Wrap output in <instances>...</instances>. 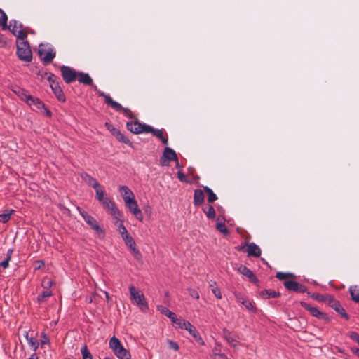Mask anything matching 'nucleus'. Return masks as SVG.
<instances>
[{"instance_id": "b1692460", "label": "nucleus", "mask_w": 359, "mask_h": 359, "mask_svg": "<svg viewBox=\"0 0 359 359\" xmlns=\"http://www.w3.org/2000/svg\"><path fill=\"white\" fill-rule=\"evenodd\" d=\"M23 25L22 23L18 22L15 20H11L10 21V25L8 26V29L11 30V32L17 37L18 31L20 29H23Z\"/></svg>"}, {"instance_id": "dca6fc26", "label": "nucleus", "mask_w": 359, "mask_h": 359, "mask_svg": "<svg viewBox=\"0 0 359 359\" xmlns=\"http://www.w3.org/2000/svg\"><path fill=\"white\" fill-rule=\"evenodd\" d=\"M330 305L343 318H344L346 320L349 319L348 315L346 313L345 309H344V307L341 306V304H340V302L339 301L332 299L330 302Z\"/></svg>"}, {"instance_id": "bb28decb", "label": "nucleus", "mask_w": 359, "mask_h": 359, "mask_svg": "<svg viewBox=\"0 0 359 359\" xmlns=\"http://www.w3.org/2000/svg\"><path fill=\"white\" fill-rule=\"evenodd\" d=\"M157 310L158 311H160L162 314L168 317L170 319L171 322H172V320H175V318L176 317V315L175 313L172 312L167 307L163 306L162 305H158Z\"/></svg>"}, {"instance_id": "c03bdc74", "label": "nucleus", "mask_w": 359, "mask_h": 359, "mask_svg": "<svg viewBox=\"0 0 359 359\" xmlns=\"http://www.w3.org/2000/svg\"><path fill=\"white\" fill-rule=\"evenodd\" d=\"M52 292L50 290H44L41 294L38 295L37 300L39 302H43L46 298L52 296Z\"/></svg>"}, {"instance_id": "f8f14e48", "label": "nucleus", "mask_w": 359, "mask_h": 359, "mask_svg": "<svg viewBox=\"0 0 359 359\" xmlns=\"http://www.w3.org/2000/svg\"><path fill=\"white\" fill-rule=\"evenodd\" d=\"M147 126L148 125L141 123L137 121H129L126 123L127 129L134 134L146 133Z\"/></svg>"}, {"instance_id": "423d86ee", "label": "nucleus", "mask_w": 359, "mask_h": 359, "mask_svg": "<svg viewBox=\"0 0 359 359\" xmlns=\"http://www.w3.org/2000/svg\"><path fill=\"white\" fill-rule=\"evenodd\" d=\"M82 217L90 227L98 235L104 236V230L100 226L98 222L88 213L82 214Z\"/></svg>"}, {"instance_id": "f704fd0d", "label": "nucleus", "mask_w": 359, "mask_h": 359, "mask_svg": "<svg viewBox=\"0 0 359 359\" xmlns=\"http://www.w3.org/2000/svg\"><path fill=\"white\" fill-rule=\"evenodd\" d=\"M25 338L27 340L29 346L32 347L34 351H36L39 348V344L38 340L34 337H29L27 332H26Z\"/></svg>"}, {"instance_id": "9d476101", "label": "nucleus", "mask_w": 359, "mask_h": 359, "mask_svg": "<svg viewBox=\"0 0 359 359\" xmlns=\"http://www.w3.org/2000/svg\"><path fill=\"white\" fill-rule=\"evenodd\" d=\"M39 54L41 57L44 64L50 63L55 58L56 53L53 48H48L46 49L42 47V45H40L39 49Z\"/></svg>"}, {"instance_id": "aec40b11", "label": "nucleus", "mask_w": 359, "mask_h": 359, "mask_svg": "<svg viewBox=\"0 0 359 359\" xmlns=\"http://www.w3.org/2000/svg\"><path fill=\"white\" fill-rule=\"evenodd\" d=\"M238 270L239 273H241L242 275L246 276L252 283H255L257 282V278L256 276L247 266L241 265L238 268Z\"/></svg>"}, {"instance_id": "37998d69", "label": "nucleus", "mask_w": 359, "mask_h": 359, "mask_svg": "<svg viewBox=\"0 0 359 359\" xmlns=\"http://www.w3.org/2000/svg\"><path fill=\"white\" fill-rule=\"evenodd\" d=\"M216 229L224 235L229 234V230L224 222H217L216 224Z\"/></svg>"}, {"instance_id": "6e6552de", "label": "nucleus", "mask_w": 359, "mask_h": 359, "mask_svg": "<svg viewBox=\"0 0 359 359\" xmlns=\"http://www.w3.org/2000/svg\"><path fill=\"white\" fill-rule=\"evenodd\" d=\"M122 239L124 241L125 244L130 249V251L133 254L134 258L137 261L142 260V255L139 249L137 248L135 241H134L133 238L129 234Z\"/></svg>"}, {"instance_id": "f03ea898", "label": "nucleus", "mask_w": 359, "mask_h": 359, "mask_svg": "<svg viewBox=\"0 0 359 359\" xmlns=\"http://www.w3.org/2000/svg\"><path fill=\"white\" fill-rule=\"evenodd\" d=\"M94 90L99 95V96L102 97L104 99L105 103L107 106L111 107L116 111H122L124 116L130 119H137L136 116L133 114L130 109L128 108L123 107L121 104L114 101L110 95H107L103 91L98 90L96 86H94Z\"/></svg>"}, {"instance_id": "3c124183", "label": "nucleus", "mask_w": 359, "mask_h": 359, "mask_svg": "<svg viewBox=\"0 0 359 359\" xmlns=\"http://www.w3.org/2000/svg\"><path fill=\"white\" fill-rule=\"evenodd\" d=\"M213 359H228L226 355L224 353H217L216 351H214L212 354Z\"/></svg>"}, {"instance_id": "412c9836", "label": "nucleus", "mask_w": 359, "mask_h": 359, "mask_svg": "<svg viewBox=\"0 0 359 359\" xmlns=\"http://www.w3.org/2000/svg\"><path fill=\"white\" fill-rule=\"evenodd\" d=\"M77 78L79 82L81 83L90 86H93V81L88 73H84L83 72H78Z\"/></svg>"}, {"instance_id": "1a4fd4ad", "label": "nucleus", "mask_w": 359, "mask_h": 359, "mask_svg": "<svg viewBox=\"0 0 359 359\" xmlns=\"http://www.w3.org/2000/svg\"><path fill=\"white\" fill-rule=\"evenodd\" d=\"M61 74L64 81L69 84L74 82L77 79L78 72H76L73 68L62 65L60 67Z\"/></svg>"}, {"instance_id": "7ed1b4c3", "label": "nucleus", "mask_w": 359, "mask_h": 359, "mask_svg": "<svg viewBox=\"0 0 359 359\" xmlns=\"http://www.w3.org/2000/svg\"><path fill=\"white\" fill-rule=\"evenodd\" d=\"M128 289L131 302L138 306L142 311L147 312L149 306L144 294L137 290L133 285H130Z\"/></svg>"}, {"instance_id": "ea45409f", "label": "nucleus", "mask_w": 359, "mask_h": 359, "mask_svg": "<svg viewBox=\"0 0 359 359\" xmlns=\"http://www.w3.org/2000/svg\"><path fill=\"white\" fill-rule=\"evenodd\" d=\"M242 304L250 311L255 313H257V309L255 306V304L250 301L249 299H246L245 301L242 302Z\"/></svg>"}, {"instance_id": "f257e3e1", "label": "nucleus", "mask_w": 359, "mask_h": 359, "mask_svg": "<svg viewBox=\"0 0 359 359\" xmlns=\"http://www.w3.org/2000/svg\"><path fill=\"white\" fill-rule=\"evenodd\" d=\"M27 34L25 30L18 31L17 41V55L20 60L24 62H31L32 60V53L29 44L26 40Z\"/></svg>"}, {"instance_id": "4be33fe9", "label": "nucleus", "mask_w": 359, "mask_h": 359, "mask_svg": "<svg viewBox=\"0 0 359 359\" xmlns=\"http://www.w3.org/2000/svg\"><path fill=\"white\" fill-rule=\"evenodd\" d=\"M163 157L168 161H178V157L176 152L170 147H165L163 151Z\"/></svg>"}, {"instance_id": "ddd939ff", "label": "nucleus", "mask_w": 359, "mask_h": 359, "mask_svg": "<svg viewBox=\"0 0 359 359\" xmlns=\"http://www.w3.org/2000/svg\"><path fill=\"white\" fill-rule=\"evenodd\" d=\"M301 306L304 308L306 310L310 312V313L314 316L316 317L318 319L320 320H327L328 319V317L327 315L323 312H321L317 307L313 306L310 304H309L306 302H302Z\"/></svg>"}, {"instance_id": "72a5a7b5", "label": "nucleus", "mask_w": 359, "mask_h": 359, "mask_svg": "<svg viewBox=\"0 0 359 359\" xmlns=\"http://www.w3.org/2000/svg\"><path fill=\"white\" fill-rule=\"evenodd\" d=\"M172 323L177 328L184 329L186 330L187 324L190 323V322L187 321L183 319L177 318L175 317V320H172Z\"/></svg>"}, {"instance_id": "603ef678", "label": "nucleus", "mask_w": 359, "mask_h": 359, "mask_svg": "<svg viewBox=\"0 0 359 359\" xmlns=\"http://www.w3.org/2000/svg\"><path fill=\"white\" fill-rule=\"evenodd\" d=\"M349 337L353 340L356 341L359 344V334L355 332H351L348 334Z\"/></svg>"}, {"instance_id": "4d7b16f0", "label": "nucleus", "mask_w": 359, "mask_h": 359, "mask_svg": "<svg viewBox=\"0 0 359 359\" xmlns=\"http://www.w3.org/2000/svg\"><path fill=\"white\" fill-rule=\"evenodd\" d=\"M177 178L179 179L180 181H181L182 182H188L187 177L182 171L177 172Z\"/></svg>"}, {"instance_id": "5701e85b", "label": "nucleus", "mask_w": 359, "mask_h": 359, "mask_svg": "<svg viewBox=\"0 0 359 359\" xmlns=\"http://www.w3.org/2000/svg\"><path fill=\"white\" fill-rule=\"evenodd\" d=\"M201 189L194 190V204L196 206L201 205L204 202V194Z\"/></svg>"}, {"instance_id": "774afa93", "label": "nucleus", "mask_w": 359, "mask_h": 359, "mask_svg": "<svg viewBox=\"0 0 359 359\" xmlns=\"http://www.w3.org/2000/svg\"><path fill=\"white\" fill-rule=\"evenodd\" d=\"M29 359H38L37 356H35V355H32Z\"/></svg>"}, {"instance_id": "39448f33", "label": "nucleus", "mask_w": 359, "mask_h": 359, "mask_svg": "<svg viewBox=\"0 0 359 359\" xmlns=\"http://www.w3.org/2000/svg\"><path fill=\"white\" fill-rule=\"evenodd\" d=\"M95 198L101 203L103 208L107 210L115 203L113 200L107 196L102 187L95 191Z\"/></svg>"}, {"instance_id": "473e14b6", "label": "nucleus", "mask_w": 359, "mask_h": 359, "mask_svg": "<svg viewBox=\"0 0 359 359\" xmlns=\"http://www.w3.org/2000/svg\"><path fill=\"white\" fill-rule=\"evenodd\" d=\"M15 212L13 209H6L2 214H0V222L6 223L10 220L11 215Z\"/></svg>"}, {"instance_id": "bf43d9fd", "label": "nucleus", "mask_w": 359, "mask_h": 359, "mask_svg": "<svg viewBox=\"0 0 359 359\" xmlns=\"http://www.w3.org/2000/svg\"><path fill=\"white\" fill-rule=\"evenodd\" d=\"M248 244L247 243H242L241 245L236 247V249L238 250V251H243V252H245V250L247 248V245Z\"/></svg>"}, {"instance_id": "e2e57ef3", "label": "nucleus", "mask_w": 359, "mask_h": 359, "mask_svg": "<svg viewBox=\"0 0 359 359\" xmlns=\"http://www.w3.org/2000/svg\"><path fill=\"white\" fill-rule=\"evenodd\" d=\"M351 351L359 357V348H352Z\"/></svg>"}, {"instance_id": "864d4df0", "label": "nucleus", "mask_w": 359, "mask_h": 359, "mask_svg": "<svg viewBox=\"0 0 359 359\" xmlns=\"http://www.w3.org/2000/svg\"><path fill=\"white\" fill-rule=\"evenodd\" d=\"M234 297L237 302H239L242 304L243 301H245L247 299L244 298L241 293L240 292H234Z\"/></svg>"}, {"instance_id": "e433bc0d", "label": "nucleus", "mask_w": 359, "mask_h": 359, "mask_svg": "<svg viewBox=\"0 0 359 359\" xmlns=\"http://www.w3.org/2000/svg\"><path fill=\"white\" fill-rule=\"evenodd\" d=\"M8 17L6 13L0 8V26L2 27V29H8Z\"/></svg>"}, {"instance_id": "a211bd4d", "label": "nucleus", "mask_w": 359, "mask_h": 359, "mask_svg": "<svg viewBox=\"0 0 359 359\" xmlns=\"http://www.w3.org/2000/svg\"><path fill=\"white\" fill-rule=\"evenodd\" d=\"M187 331L189 332V333L194 338L196 342H198L201 345H204V341L203 340L202 337L199 334L198 332L197 331L196 328L191 325V323L187 324Z\"/></svg>"}, {"instance_id": "de8ad7c7", "label": "nucleus", "mask_w": 359, "mask_h": 359, "mask_svg": "<svg viewBox=\"0 0 359 359\" xmlns=\"http://www.w3.org/2000/svg\"><path fill=\"white\" fill-rule=\"evenodd\" d=\"M48 80L50 83V86H51L53 83H59L58 77L54 74H50L48 77Z\"/></svg>"}, {"instance_id": "052dcab7", "label": "nucleus", "mask_w": 359, "mask_h": 359, "mask_svg": "<svg viewBox=\"0 0 359 359\" xmlns=\"http://www.w3.org/2000/svg\"><path fill=\"white\" fill-rule=\"evenodd\" d=\"M14 92H15V93L18 94L20 96H24L25 98H26V96L27 95L26 94L25 90H23V89L18 88V91L15 90Z\"/></svg>"}, {"instance_id": "a18cd8bd", "label": "nucleus", "mask_w": 359, "mask_h": 359, "mask_svg": "<svg viewBox=\"0 0 359 359\" xmlns=\"http://www.w3.org/2000/svg\"><path fill=\"white\" fill-rule=\"evenodd\" d=\"M118 232L119 233L121 234L122 238H123L124 237L127 236L128 235H129L126 228L124 226V225L123 224V222H121L118 225Z\"/></svg>"}, {"instance_id": "58836bf2", "label": "nucleus", "mask_w": 359, "mask_h": 359, "mask_svg": "<svg viewBox=\"0 0 359 359\" xmlns=\"http://www.w3.org/2000/svg\"><path fill=\"white\" fill-rule=\"evenodd\" d=\"M210 287H211L212 292L214 295L219 299H222V295L220 291V289L217 285L216 282H212L210 284Z\"/></svg>"}, {"instance_id": "c85d7f7f", "label": "nucleus", "mask_w": 359, "mask_h": 359, "mask_svg": "<svg viewBox=\"0 0 359 359\" xmlns=\"http://www.w3.org/2000/svg\"><path fill=\"white\" fill-rule=\"evenodd\" d=\"M349 292H350L352 299L355 302L359 303V286L358 285L350 286Z\"/></svg>"}, {"instance_id": "8fccbe9b", "label": "nucleus", "mask_w": 359, "mask_h": 359, "mask_svg": "<svg viewBox=\"0 0 359 359\" xmlns=\"http://www.w3.org/2000/svg\"><path fill=\"white\" fill-rule=\"evenodd\" d=\"M50 342L49 338L46 335L45 332H42L41 334V346H43L46 344H48Z\"/></svg>"}, {"instance_id": "69168bd1", "label": "nucleus", "mask_w": 359, "mask_h": 359, "mask_svg": "<svg viewBox=\"0 0 359 359\" xmlns=\"http://www.w3.org/2000/svg\"><path fill=\"white\" fill-rule=\"evenodd\" d=\"M6 41L4 39V37L2 34H0V44H5Z\"/></svg>"}, {"instance_id": "0eeeda50", "label": "nucleus", "mask_w": 359, "mask_h": 359, "mask_svg": "<svg viewBox=\"0 0 359 359\" xmlns=\"http://www.w3.org/2000/svg\"><path fill=\"white\" fill-rule=\"evenodd\" d=\"M125 205L139 221H143V215L135 197L127 198V201L126 200Z\"/></svg>"}, {"instance_id": "6ab92c4d", "label": "nucleus", "mask_w": 359, "mask_h": 359, "mask_svg": "<svg viewBox=\"0 0 359 359\" xmlns=\"http://www.w3.org/2000/svg\"><path fill=\"white\" fill-rule=\"evenodd\" d=\"M52 91L60 102H65L66 98L59 83H53L50 86Z\"/></svg>"}, {"instance_id": "cd10ccee", "label": "nucleus", "mask_w": 359, "mask_h": 359, "mask_svg": "<svg viewBox=\"0 0 359 359\" xmlns=\"http://www.w3.org/2000/svg\"><path fill=\"white\" fill-rule=\"evenodd\" d=\"M26 102L29 105H36L38 109H40L41 107H44V104L38 98H35L32 97V95H27L26 96Z\"/></svg>"}, {"instance_id": "49530a36", "label": "nucleus", "mask_w": 359, "mask_h": 359, "mask_svg": "<svg viewBox=\"0 0 359 359\" xmlns=\"http://www.w3.org/2000/svg\"><path fill=\"white\" fill-rule=\"evenodd\" d=\"M227 342L231 346L235 347L237 345V340L235 337L229 334L225 337Z\"/></svg>"}, {"instance_id": "4c0bfd02", "label": "nucleus", "mask_w": 359, "mask_h": 359, "mask_svg": "<svg viewBox=\"0 0 359 359\" xmlns=\"http://www.w3.org/2000/svg\"><path fill=\"white\" fill-rule=\"evenodd\" d=\"M116 138L121 142L131 145V142L128 137L123 134L120 130L118 132L115 131Z\"/></svg>"}, {"instance_id": "4468645a", "label": "nucleus", "mask_w": 359, "mask_h": 359, "mask_svg": "<svg viewBox=\"0 0 359 359\" xmlns=\"http://www.w3.org/2000/svg\"><path fill=\"white\" fill-rule=\"evenodd\" d=\"M146 133H151L153 134L154 136L156 137L161 141L163 144L167 145L168 144V139L167 137H164L163 134V130L161 129H155L152 126L148 125V126L146 127Z\"/></svg>"}, {"instance_id": "9b49d317", "label": "nucleus", "mask_w": 359, "mask_h": 359, "mask_svg": "<svg viewBox=\"0 0 359 359\" xmlns=\"http://www.w3.org/2000/svg\"><path fill=\"white\" fill-rule=\"evenodd\" d=\"M285 287L289 291H293L299 293H305L307 291V287L298 282L292 280H285L283 282Z\"/></svg>"}, {"instance_id": "2eb2a0df", "label": "nucleus", "mask_w": 359, "mask_h": 359, "mask_svg": "<svg viewBox=\"0 0 359 359\" xmlns=\"http://www.w3.org/2000/svg\"><path fill=\"white\" fill-rule=\"evenodd\" d=\"M81 178L90 187H92L95 189V190H97L101 187V185L97 182V180L93 177L91 175L86 172H82L80 175Z\"/></svg>"}, {"instance_id": "393cba45", "label": "nucleus", "mask_w": 359, "mask_h": 359, "mask_svg": "<svg viewBox=\"0 0 359 359\" xmlns=\"http://www.w3.org/2000/svg\"><path fill=\"white\" fill-rule=\"evenodd\" d=\"M119 191L124 200V202H126V199L127 200V198H131L135 197L133 192L127 186H120Z\"/></svg>"}, {"instance_id": "338daca9", "label": "nucleus", "mask_w": 359, "mask_h": 359, "mask_svg": "<svg viewBox=\"0 0 359 359\" xmlns=\"http://www.w3.org/2000/svg\"><path fill=\"white\" fill-rule=\"evenodd\" d=\"M104 294H105V297H106L107 300V301H109L110 297H109V293H108L107 292H106V291H105V292H104Z\"/></svg>"}, {"instance_id": "2f4dec72", "label": "nucleus", "mask_w": 359, "mask_h": 359, "mask_svg": "<svg viewBox=\"0 0 359 359\" xmlns=\"http://www.w3.org/2000/svg\"><path fill=\"white\" fill-rule=\"evenodd\" d=\"M261 296L265 299L276 298L280 296V294L273 290H265L261 292Z\"/></svg>"}, {"instance_id": "0e129e2a", "label": "nucleus", "mask_w": 359, "mask_h": 359, "mask_svg": "<svg viewBox=\"0 0 359 359\" xmlns=\"http://www.w3.org/2000/svg\"><path fill=\"white\" fill-rule=\"evenodd\" d=\"M76 210L79 211V214L82 216V214L87 213L86 211L83 210L81 207L77 206Z\"/></svg>"}, {"instance_id": "c9c22d12", "label": "nucleus", "mask_w": 359, "mask_h": 359, "mask_svg": "<svg viewBox=\"0 0 359 359\" xmlns=\"http://www.w3.org/2000/svg\"><path fill=\"white\" fill-rule=\"evenodd\" d=\"M203 211L208 219H215L216 216L215 210L212 205H208L203 208Z\"/></svg>"}, {"instance_id": "09e8293b", "label": "nucleus", "mask_w": 359, "mask_h": 359, "mask_svg": "<svg viewBox=\"0 0 359 359\" xmlns=\"http://www.w3.org/2000/svg\"><path fill=\"white\" fill-rule=\"evenodd\" d=\"M42 286L46 288V289H48L49 287H50L53 285V281L49 279V278H44L43 280H42Z\"/></svg>"}, {"instance_id": "a19ab883", "label": "nucleus", "mask_w": 359, "mask_h": 359, "mask_svg": "<svg viewBox=\"0 0 359 359\" xmlns=\"http://www.w3.org/2000/svg\"><path fill=\"white\" fill-rule=\"evenodd\" d=\"M81 353L82 355L83 359H93L92 354L89 351L86 345H84L81 349Z\"/></svg>"}, {"instance_id": "20e7f679", "label": "nucleus", "mask_w": 359, "mask_h": 359, "mask_svg": "<svg viewBox=\"0 0 359 359\" xmlns=\"http://www.w3.org/2000/svg\"><path fill=\"white\" fill-rule=\"evenodd\" d=\"M109 347L118 359H130L131 355L129 351L122 346L118 338L113 337L110 339Z\"/></svg>"}, {"instance_id": "5fc2aeb1", "label": "nucleus", "mask_w": 359, "mask_h": 359, "mask_svg": "<svg viewBox=\"0 0 359 359\" xmlns=\"http://www.w3.org/2000/svg\"><path fill=\"white\" fill-rule=\"evenodd\" d=\"M168 344H169L170 348L173 349L176 351H178L180 348V346L176 341H174L172 340H168Z\"/></svg>"}, {"instance_id": "7c9ffc66", "label": "nucleus", "mask_w": 359, "mask_h": 359, "mask_svg": "<svg viewBox=\"0 0 359 359\" xmlns=\"http://www.w3.org/2000/svg\"><path fill=\"white\" fill-rule=\"evenodd\" d=\"M203 191L208 195V201L210 203H214L216 200H217V195L213 192V191L208 187L205 186L203 187Z\"/></svg>"}, {"instance_id": "13d9d810", "label": "nucleus", "mask_w": 359, "mask_h": 359, "mask_svg": "<svg viewBox=\"0 0 359 359\" xmlns=\"http://www.w3.org/2000/svg\"><path fill=\"white\" fill-rule=\"evenodd\" d=\"M106 126L107 127L108 130L111 133V134L115 136V131L116 132H118L119 130L114 128V126H112L111 125L109 124L108 123H106Z\"/></svg>"}, {"instance_id": "f3484780", "label": "nucleus", "mask_w": 359, "mask_h": 359, "mask_svg": "<svg viewBox=\"0 0 359 359\" xmlns=\"http://www.w3.org/2000/svg\"><path fill=\"white\" fill-rule=\"evenodd\" d=\"M248 257H259L262 254L260 248L255 243H248L245 250Z\"/></svg>"}, {"instance_id": "680f3d73", "label": "nucleus", "mask_w": 359, "mask_h": 359, "mask_svg": "<svg viewBox=\"0 0 359 359\" xmlns=\"http://www.w3.org/2000/svg\"><path fill=\"white\" fill-rule=\"evenodd\" d=\"M58 208H60V210H61L62 211H69L68 208H67L65 205H63L61 203H59L58 204Z\"/></svg>"}, {"instance_id": "c756f323", "label": "nucleus", "mask_w": 359, "mask_h": 359, "mask_svg": "<svg viewBox=\"0 0 359 359\" xmlns=\"http://www.w3.org/2000/svg\"><path fill=\"white\" fill-rule=\"evenodd\" d=\"M13 252V249L9 248L6 252V257L1 262H0V266L4 269H7L9 266V262L11 259Z\"/></svg>"}, {"instance_id": "79ce46f5", "label": "nucleus", "mask_w": 359, "mask_h": 359, "mask_svg": "<svg viewBox=\"0 0 359 359\" xmlns=\"http://www.w3.org/2000/svg\"><path fill=\"white\" fill-rule=\"evenodd\" d=\"M276 278L280 280L285 281V280H288V278H294V276L290 273H283V272H278L276 273Z\"/></svg>"}, {"instance_id": "a878e982", "label": "nucleus", "mask_w": 359, "mask_h": 359, "mask_svg": "<svg viewBox=\"0 0 359 359\" xmlns=\"http://www.w3.org/2000/svg\"><path fill=\"white\" fill-rule=\"evenodd\" d=\"M107 210L110 211L111 215L113 216L114 219L121 222H123V215L121 212L117 208L115 203Z\"/></svg>"}, {"instance_id": "6e6d98bb", "label": "nucleus", "mask_w": 359, "mask_h": 359, "mask_svg": "<svg viewBox=\"0 0 359 359\" xmlns=\"http://www.w3.org/2000/svg\"><path fill=\"white\" fill-rule=\"evenodd\" d=\"M189 293L191 297H193L196 299H199V294L196 290L190 288V289H189Z\"/></svg>"}]
</instances>
